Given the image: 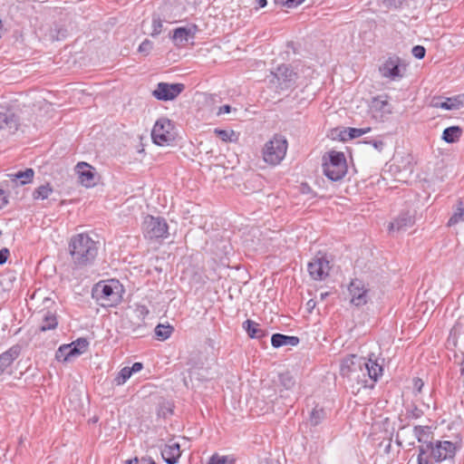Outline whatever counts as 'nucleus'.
<instances>
[{
  "label": "nucleus",
  "instance_id": "obj_10",
  "mask_svg": "<svg viewBox=\"0 0 464 464\" xmlns=\"http://www.w3.org/2000/svg\"><path fill=\"white\" fill-rule=\"evenodd\" d=\"M347 291L352 305L361 307L369 302L370 289L362 279H352L347 285Z\"/></svg>",
  "mask_w": 464,
  "mask_h": 464
},
{
  "label": "nucleus",
  "instance_id": "obj_38",
  "mask_svg": "<svg viewBox=\"0 0 464 464\" xmlns=\"http://www.w3.org/2000/svg\"><path fill=\"white\" fill-rule=\"evenodd\" d=\"M71 346L68 344H63L59 347L58 351L56 352V359L58 361H63L66 362L70 358L74 357L72 355V353H70Z\"/></svg>",
  "mask_w": 464,
  "mask_h": 464
},
{
  "label": "nucleus",
  "instance_id": "obj_39",
  "mask_svg": "<svg viewBox=\"0 0 464 464\" xmlns=\"http://www.w3.org/2000/svg\"><path fill=\"white\" fill-rule=\"evenodd\" d=\"M151 27H152V31L150 33V35L152 37H157L162 32L163 21L161 20V18L159 15L154 14L152 16Z\"/></svg>",
  "mask_w": 464,
  "mask_h": 464
},
{
  "label": "nucleus",
  "instance_id": "obj_20",
  "mask_svg": "<svg viewBox=\"0 0 464 464\" xmlns=\"http://www.w3.org/2000/svg\"><path fill=\"white\" fill-rule=\"evenodd\" d=\"M363 367L366 369L368 376L373 382H377L383 373L382 365L379 364L376 359H372V356L365 360L363 358Z\"/></svg>",
  "mask_w": 464,
  "mask_h": 464
},
{
  "label": "nucleus",
  "instance_id": "obj_52",
  "mask_svg": "<svg viewBox=\"0 0 464 464\" xmlns=\"http://www.w3.org/2000/svg\"><path fill=\"white\" fill-rule=\"evenodd\" d=\"M231 110H232V108L230 105L225 104V105H222L219 107L218 114L221 115V114L229 113L231 111Z\"/></svg>",
  "mask_w": 464,
  "mask_h": 464
},
{
  "label": "nucleus",
  "instance_id": "obj_22",
  "mask_svg": "<svg viewBox=\"0 0 464 464\" xmlns=\"http://www.w3.org/2000/svg\"><path fill=\"white\" fill-rule=\"evenodd\" d=\"M300 340L297 336H290L283 334H274L271 336V344L274 348L282 346H296Z\"/></svg>",
  "mask_w": 464,
  "mask_h": 464
},
{
  "label": "nucleus",
  "instance_id": "obj_8",
  "mask_svg": "<svg viewBox=\"0 0 464 464\" xmlns=\"http://www.w3.org/2000/svg\"><path fill=\"white\" fill-rule=\"evenodd\" d=\"M173 129L174 125L168 118H160L156 121L151 130L153 142L158 146L170 145L175 140Z\"/></svg>",
  "mask_w": 464,
  "mask_h": 464
},
{
  "label": "nucleus",
  "instance_id": "obj_29",
  "mask_svg": "<svg viewBox=\"0 0 464 464\" xmlns=\"http://www.w3.org/2000/svg\"><path fill=\"white\" fill-rule=\"evenodd\" d=\"M371 130L370 127L367 128H347L341 133L342 140H352L359 138Z\"/></svg>",
  "mask_w": 464,
  "mask_h": 464
},
{
  "label": "nucleus",
  "instance_id": "obj_5",
  "mask_svg": "<svg viewBox=\"0 0 464 464\" xmlns=\"http://www.w3.org/2000/svg\"><path fill=\"white\" fill-rule=\"evenodd\" d=\"M323 171L330 180H341L347 173V163L343 152L330 151L329 160L323 164Z\"/></svg>",
  "mask_w": 464,
  "mask_h": 464
},
{
  "label": "nucleus",
  "instance_id": "obj_28",
  "mask_svg": "<svg viewBox=\"0 0 464 464\" xmlns=\"http://www.w3.org/2000/svg\"><path fill=\"white\" fill-rule=\"evenodd\" d=\"M463 220H464V206H463L462 200L459 199L457 206L453 211V214L448 220L447 226L453 227Z\"/></svg>",
  "mask_w": 464,
  "mask_h": 464
},
{
  "label": "nucleus",
  "instance_id": "obj_4",
  "mask_svg": "<svg viewBox=\"0 0 464 464\" xmlns=\"http://www.w3.org/2000/svg\"><path fill=\"white\" fill-rule=\"evenodd\" d=\"M287 147V140L285 137L275 135L263 148L264 161L269 165H278L285 159Z\"/></svg>",
  "mask_w": 464,
  "mask_h": 464
},
{
  "label": "nucleus",
  "instance_id": "obj_44",
  "mask_svg": "<svg viewBox=\"0 0 464 464\" xmlns=\"http://www.w3.org/2000/svg\"><path fill=\"white\" fill-rule=\"evenodd\" d=\"M412 55L417 59H423L426 54V49L422 45H415L411 50Z\"/></svg>",
  "mask_w": 464,
  "mask_h": 464
},
{
  "label": "nucleus",
  "instance_id": "obj_53",
  "mask_svg": "<svg viewBox=\"0 0 464 464\" xmlns=\"http://www.w3.org/2000/svg\"><path fill=\"white\" fill-rule=\"evenodd\" d=\"M267 5V0H256V9L264 8Z\"/></svg>",
  "mask_w": 464,
  "mask_h": 464
},
{
  "label": "nucleus",
  "instance_id": "obj_7",
  "mask_svg": "<svg viewBox=\"0 0 464 464\" xmlns=\"http://www.w3.org/2000/svg\"><path fill=\"white\" fill-rule=\"evenodd\" d=\"M407 64L398 55L389 56L384 63L380 65L379 72L384 79L392 82L401 80L406 72Z\"/></svg>",
  "mask_w": 464,
  "mask_h": 464
},
{
  "label": "nucleus",
  "instance_id": "obj_48",
  "mask_svg": "<svg viewBox=\"0 0 464 464\" xmlns=\"http://www.w3.org/2000/svg\"><path fill=\"white\" fill-rule=\"evenodd\" d=\"M283 5L287 7H295L301 5L304 0H279Z\"/></svg>",
  "mask_w": 464,
  "mask_h": 464
},
{
  "label": "nucleus",
  "instance_id": "obj_51",
  "mask_svg": "<svg viewBox=\"0 0 464 464\" xmlns=\"http://www.w3.org/2000/svg\"><path fill=\"white\" fill-rule=\"evenodd\" d=\"M131 374L133 373H136V372H139L140 371H141L143 369V364L140 362H136L132 364L131 367H129Z\"/></svg>",
  "mask_w": 464,
  "mask_h": 464
},
{
  "label": "nucleus",
  "instance_id": "obj_2",
  "mask_svg": "<svg viewBox=\"0 0 464 464\" xmlns=\"http://www.w3.org/2000/svg\"><path fill=\"white\" fill-rule=\"evenodd\" d=\"M417 464H432L425 455L430 451L436 462L452 459L457 452V446L450 440H437L418 447Z\"/></svg>",
  "mask_w": 464,
  "mask_h": 464
},
{
  "label": "nucleus",
  "instance_id": "obj_45",
  "mask_svg": "<svg viewBox=\"0 0 464 464\" xmlns=\"http://www.w3.org/2000/svg\"><path fill=\"white\" fill-rule=\"evenodd\" d=\"M135 313L139 318L144 319L150 313L148 307L144 304H137Z\"/></svg>",
  "mask_w": 464,
  "mask_h": 464
},
{
  "label": "nucleus",
  "instance_id": "obj_12",
  "mask_svg": "<svg viewBox=\"0 0 464 464\" xmlns=\"http://www.w3.org/2000/svg\"><path fill=\"white\" fill-rule=\"evenodd\" d=\"M273 75V83L277 84L281 90H287L291 88L297 78L296 73L287 64H281L277 66L275 72H271Z\"/></svg>",
  "mask_w": 464,
  "mask_h": 464
},
{
  "label": "nucleus",
  "instance_id": "obj_24",
  "mask_svg": "<svg viewBox=\"0 0 464 464\" xmlns=\"http://www.w3.org/2000/svg\"><path fill=\"white\" fill-rule=\"evenodd\" d=\"M435 107L447 111L459 110L464 107V93L446 98L444 102H437Z\"/></svg>",
  "mask_w": 464,
  "mask_h": 464
},
{
  "label": "nucleus",
  "instance_id": "obj_32",
  "mask_svg": "<svg viewBox=\"0 0 464 464\" xmlns=\"http://www.w3.org/2000/svg\"><path fill=\"white\" fill-rule=\"evenodd\" d=\"M413 433L417 439V440L421 443V445H424L426 443H429L428 440L430 437V427L428 426H415L413 428Z\"/></svg>",
  "mask_w": 464,
  "mask_h": 464
},
{
  "label": "nucleus",
  "instance_id": "obj_25",
  "mask_svg": "<svg viewBox=\"0 0 464 464\" xmlns=\"http://www.w3.org/2000/svg\"><path fill=\"white\" fill-rule=\"evenodd\" d=\"M58 326V319L56 313L52 311H46L43 314L42 324L39 327L41 332H46L50 330H54Z\"/></svg>",
  "mask_w": 464,
  "mask_h": 464
},
{
  "label": "nucleus",
  "instance_id": "obj_54",
  "mask_svg": "<svg viewBox=\"0 0 464 464\" xmlns=\"http://www.w3.org/2000/svg\"><path fill=\"white\" fill-rule=\"evenodd\" d=\"M315 303L313 300H309L307 305L311 308L314 307Z\"/></svg>",
  "mask_w": 464,
  "mask_h": 464
},
{
  "label": "nucleus",
  "instance_id": "obj_1",
  "mask_svg": "<svg viewBox=\"0 0 464 464\" xmlns=\"http://www.w3.org/2000/svg\"><path fill=\"white\" fill-rule=\"evenodd\" d=\"M68 250L72 268L82 269L94 263L99 252V242L87 233H79L70 238Z\"/></svg>",
  "mask_w": 464,
  "mask_h": 464
},
{
  "label": "nucleus",
  "instance_id": "obj_11",
  "mask_svg": "<svg viewBox=\"0 0 464 464\" xmlns=\"http://www.w3.org/2000/svg\"><path fill=\"white\" fill-rule=\"evenodd\" d=\"M185 89L183 83H169L159 82L152 92V95L158 101H173L176 99Z\"/></svg>",
  "mask_w": 464,
  "mask_h": 464
},
{
  "label": "nucleus",
  "instance_id": "obj_47",
  "mask_svg": "<svg viewBox=\"0 0 464 464\" xmlns=\"http://www.w3.org/2000/svg\"><path fill=\"white\" fill-rule=\"evenodd\" d=\"M10 256V251L7 247H3L0 249V266L5 264Z\"/></svg>",
  "mask_w": 464,
  "mask_h": 464
},
{
  "label": "nucleus",
  "instance_id": "obj_26",
  "mask_svg": "<svg viewBox=\"0 0 464 464\" xmlns=\"http://www.w3.org/2000/svg\"><path fill=\"white\" fill-rule=\"evenodd\" d=\"M462 129L459 126H450L444 129L441 139L446 143L451 144L459 140L462 135Z\"/></svg>",
  "mask_w": 464,
  "mask_h": 464
},
{
  "label": "nucleus",
  "instance_id": "obj_36",
  "mask_svg": "<svg viewBox=\"0 0 464 464\" xmlns=\"http://www.w3.org/2000/svg\"><path fill=\"white\" fill-rule=\"evenodd\" d=\"M131 375L132 374L129 367H123L115 376L113 382L116 386H121L131 377Z\"/></svg>",
  "mask_w": 464,
  "mask_h": 464
},
{
  "label": "nucleus",
  "instance_id": "obj_23",
  "mask_svg": "<svg viewBox=\"0 0 464 464\" xmlns=\"http://www.w3.org/2000/svg\"><path fill=\"white\" fill-rule=\"evenodd\" d=\"M7 176L11 181L18 182L19 185L24 186L33 182L34 170L31 168H27L24 170H18L15 173H10Z\"/></svg>",
  "mask_w": 464,
  "mask_h": 464
},
{
  "label": "nucleus",
  "instance_id": "obj_33",
  "mask_svg": "<svg viewBox=\"0 0 464 464\" xmlns=\"http://www.w3.org/2000/svg\"><path fill=\"white\" fill-rule=\"evenodd\" d=\"M214 132L225 142H237L238 135L233 130L215 129Z\"/></svg>",
  "mask_w": 464,
  "mask_h": 464
},
{
  "label": "nucleus",
  "instance_id": "obj_16",
  "mask_svg": "<svg viewBox=\"0 0 464 464\" xmlns=\"http://www.w3.org/2000/svg\"><path fill=\"white\" fill-rule=\"evenodd\" d=\"M363 367V357L356 354H350L344 357L340 365V374L343 378H351L357 371H362Z\"/></svg>",
  "mask_w": 464,
  "mask_h": 464
},
{
  "label": "nucleus",
  "instance_id": "obj_27",
  "mask_svg": "<svg viewBox=\"0 0 464 464\" xmlns=\"http://www.w3.org/2000/svg\"><path fill=\"white\" fill-rule=\"evenodd\" d=\"M53 193V188L50 183L43 184L34 188L32 193L34 200H44L47 199Z\"/></svg>",
  "mask_w": 464,
  "mask_h": 464
},
{
  "label": "nucleus",
  "instance_id": "obj_13",
  "mask_svg": "<svg viewBox=\"0 0 464 464\" xmlns=\"http://www.w3.org/2000/svg\"><path fill=\"white\" fill-rule=\"evenodd\" d=\"M307 270L310 276L316 281L325 279L330 272L329 261L324 257H314L307 265Z\"/></svg>",
  "mask_w": 464,
  "mask_h": 464
},
{
  "label": "nucleus",
  "instance_id": "obj_6",
  "mask_svg": "<svg viewBox=\"0 0 464 464\" xmlns=\"http://www.w3.org/2000/svg\"><path fill=\"white\" fill-rule=\"evenodd\" d=\"M142 232L145 238L150 240L164 239L169 236V226L165 218L148 215L142 223Z\"/></svg>",
  "mask_w": 464,
  "mask_h": 464
},
{
  "label": "nucleus",
  "instance_id": "obj_43",
  "mask_svg": "<svg viewBox=\"0 0 464 464\" xmlns=\"http://www.w3.org/2000/svg\"><path fill=\"white\" fill-rule=\"evenodd\" d=\"M412 384H413V394H414V396H417L418 394H420L421 392L422 388L424 386V382L420 378L415 377L412 380Z\"/></svg>",
  "mask_w": 464,
  "mask_h": 464
},
{
  "label": "nucleus",
  "instance_id": "obj_18",
  "mask_svg": "<svg viewBox=\"0 0 464 464\" xmlns=\"http://www.w3.org/2000/svg\"><path fill=\"white\" fill-rule=\"evenodd\" d=\"M20 352V347L14 345L0 354V376L5 373L11 374L12 365L18 358Z\"/></svg>",
  "mask_w": 464,
  "mask_h": 464
},
{
  "label": "nucleus",
  "instance_id": "obj_50",
  "mask_svg": "<svg viewBox=\"0 0 464 464\" xmlns=\"http://www.w3.org/2000/svg\"><path fill=\"white\" fill-rule=\"evenodd\" d=\"M423 415V411L420 410L417 406H414L413 409L410 412V416L413 419H419Z\"/></svg>",
  "mask_w": 464,
  "mask_h": 464
},
{
  "label": "nucleus",
  "instance_id": "obj_34",
  "mask_svg": "<svg viewBox=\"0 0 464 464\" xmlns=\"http://www.w3.org/2000/svg\"><path fill=\"white\" fill-rule=\"evenodd\" d=\"M173 330V327L169 324L164 325L160 324L155 327V335L158 340L165 341L170 337Z\"/></svg>",
  "mask_w": 464,
  "mask_h": 464
},
{
  "label": "nucleus",
  "instance_id": "obj_31",
  "mask_svg": "<svg viewBox=\"0 0 464 464\" xmlns=\"http://www.w3.org/2000/svg\"><path fill=\"white\" fill-rule=\"evenodd\" d=\"M5 126L10 129H17V117L14 113L0 112V129L4 128Z\"/></svg>",
  "mask_w": 464,
  "mask_h": 464
},
{
  "label": "nucleus",
  "instance_id": "obj_46",
  "mask_svg": "<svg viewBox=\"0 0 464 464\" xmlns=\"http://www.w3.org/2000/svg\"><path fill=\"white\" fill-rule=\"evenodd\" d=\"M406 0H382V3L385 6L389 8L397 9L401 7Z\"/></svg>",
  "mask_w": 464,
  "mask_h": 464
},
{
  "label": "nucleus",
  "instance_id": "obj_37",
  "mask_svg": "<svg viewBox=\"0 0 464 464\" xmlns=\"http://www.w3.org/2000/svg\"><path fill=\"white\" fill-rule=\"evenodd\" d=\"M207 464H236V459L230 456H220L214 454Z\"/></svg>",
  "mask_w": 464,
  "mask_h": 464
},
{
  "label": "nucleus",
  "instance_id": "obj_42",
  "mask_svg": "<svg viewBox=\"0 0 464 464\" xmlns=\"http://www.w3.org/2000/svg\"><path fill=\"white\" fill-rule=\"evenodd\" d=\"M363 143L372 146L378 151H382L384 148V142L382 140L366 138Z\"/></svg>",
  "mask_w": 464,
  "mask_h": 464
},
{
  "label": "nucleus",
  "instance_id": "obj_35",
  "mask_svg": "<svg viewBox=\"0 0 464 464\" xmlns=\"http://www.w3.org/2000/svg\"><path fill=\"white\" fill-rule=\"evenodd\" d=\"M325 419V411L323 408L315 407L310 412L309 421L312 426L319 425Z\"/></svg>",
  "mask_w": 464,
  "mask_h": 464
},
{
  "label": "nucleus",
  "instance_id": "obj_55",
  "mask_svg": "<svg viewBox=\"0 0 464 464\" xmlns=\"http://www.w3.org/2000/svg\"><path fill=\"white\" fill-rule=\"evenodd\" d=\"M169 414H172V411L170 409L168 410Z\"/></svg>",
  "mask_w": 464,
  "mask_h": 464
},
{
  "label": "nucleus",
  "instance_id": "obj_40",
  "mask_svg": "<svg viewBox=\"0 0 464 464\" xmlns=\"http://www.w3.org/2000/svg\"><path fill=\"white\" fill-rule=\"evenodd\" d=\"M279 381L281 385L286 390H290L295 385V380L289 372L281 373Z\"/></svg>",
  "mask_w": 464,
  "mask_h": 464
},
{
  "label": "nucleus",
  "instance_id": "obj_21",
  "mask_svg": "<svg viewBox=\"0 0 464 464\" xmlns=\"http://www.w3.org/2000/svg\"><path fill=\"white\" fill-rule=\"evenodd\" d=\"M242 327L251 339L261 340L267 335L266 331L261 328L259 324L250 319L246 320L243 323Z\"/></svg>",
  "mask_w": 464,
  "mask_h": 464
},
{
  "label": "nucleus",
  "instance_id": "obj_3",
  "mask_svg": "<svg viewBox=\"0 0 464 464\" xmlns=\"http://www.w3.org/2000/svg\"><path fill=\"white\" fill-rule=\"evenodd\" d=\"M121 291L118 280L102 281L92 288V295L102 307H113L121 301Z\"/></svg>",
  "mask_w": 464,
  "mask_h": 464
},
{
  "label": "nucleus",
  "instance_id": "obj_15",
  "mask_svg": "<svg viewBox=\"0 0 464 464\" xmlns=\"http://www.w3.org/2000/svg\"><path fill=\"white\" fill-rule=\"evenodd\" d=\"M415 223V216L410 210L401 211L388 226L389 232H402L412 227Z\"/></svg>",
  "mask_w": 464,
  "mask_h": 464
},
{
  "label": "nucleus",
  "instance_id": "obj_9",
  "mask_svg": "<svg viewBox=\"0 0 464 464\" xmlns=\"http://www.w3.org/2000/svg\"><path fill=\"white\" fill-rule=\"evenodd\" d=\"M392 111L393 106L389 102L387 95H378L372 98L368 106L369 114L377 122L386 121Z\"/></svg>",
  "mask_w": 464,
  "mask_h": 464
},
{
  "label": "nucleus",
  "instance_id": "obj_30",
  "mask_svg": "<svg viewBox=\"0 0 464 464\" xmlns=\"http://www.w3.org/2000/svg\"><path fill=\"white\" fill-rule=\"evenodd\" d=\"M68 345L71 346L70 353H72L73 356H78L88 349L89 342L86 338L81 337Z\"/></svg>",
  "mask_w": 464,
  "mask_h": 464
},
{
  "label": "nucleus",
  "instance_id": "obj_17",
  "mask_svg": "<svg viewBox=\"0 0 464 464\" xmlns=\"http://www.w3.org/2000/svg\"><path fill=\"white\" fill-rule=\"evenodd\" d=\"M76 172L79 176L80 183L86 187L92 188L96 185L95 181V169L90 164L81 161L75 167Z\"/></svg>",
  "mask_w": 464,
  "mask_h": 464
},
{
  "label": "nucleus",
  "instance_id": "obj_41",
  "mask_svg": "<svg viewBox=\"0 0 464 464\" xmlns=\"http://www.w3.org/2000/svg\"><path fill=\"white\" fill-rule=\"evenodd\" d=\"M152 49H153V43L149 39H145L139 45L138 52L140 53H142L147 56L150 53Z\"/></svg>",
  "mask_w": 464,
  "mask_h": 464
},
{
  "label": "nucleus",
  "instance_id": "obj_14",
  "mask_svg": "<svg viewBox=\"0 0 464 464\" xmlns=\"http://www.w3.org/2000/svg\"><path fill=\"white\" fill-rule=\"evenodd\" d=\"M198 27L197 24H191L188 26H180L173 30L172 40L176 46H184L186 44L195 39Z\"/></svg>",
  "mask_w": 464,
  "mask_h": 464
},
{
  "label": "nucleus",
  "instance_id": "obj_19",
  "mask_svg": "<svg viewBox=\"0 0 464 464\" xmlns=\"http://www.w3.org/2000/svg\"><path fill=\"white\" fill-rule=\"evenodd\" d=\"M180 455V447L178 442L166 444L161 450L162 459L167 464H176Z\"/></svg>",
  "mask_w": 464,
  "mask_h": 464
},
{
  "label": "nucleus",
  "instance_id": "obj_49",
  "mask_svg": "<svg viewBox=\"0 0 464 464\" xmlns=\"http://www.w3.org/2000/svg\"><path fill=\"white\" fill-rule=\"evenodd\" d=\"M8 204V196L5 191L0 188V209L4 208Z\"/></svg>",
  "mask_w": 464,
  "mask_h": 464
}]
</instances>
